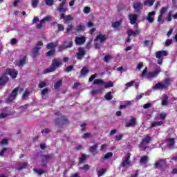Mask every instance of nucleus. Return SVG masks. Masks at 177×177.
<instances>
[{"label": "nucleus", "instance_id": "obj_1", "mask_svg": "<svg viewBox=\"0 0 177 177\" xmlns=\"http://www.w3.org/2000/svg\"><path fill=\"white\" fill-rule=\"evenodd\" d=\"M64 5H66V0L62 1L59 6L57 8V10L61 13L59 16L60 20H64V24H67L68 21L74 20V18L71 15H66L65 13L66 12H68V8L67 7H64Z\"/></svg>", "mask_w": 177, "mask_h": 177}, {"label": "nucleus", "instance_id": "obj_2", "mask_svg": "<svg viewBox=\"0 0 177 177\" xmlns=\"http://www.w3.org/2000/svg\"><path fill=\"white\" fill-rule=\"evenodd\" d=\"M63 63L59 58H55L52 60L51 64L49 68L44 69V74H49V73H53L57 70L59 67H62Z\"/></svg>", "mask_w": 177, "mask_h": 177}, {"label": "nucleus", "instance_id": "obj_3", "mask_svg": "<svg viewBox=\"0 0 177 177\" xmlns=\"http://www.w3.org/2000/svg\"><path fill=\"white\" fill-rule=\"evenodd\" d=\"M57 46V43L50 42L48 43L46 45V48L49 50L46 53L47 57H51V56H55L56 55V47Z\"/></svg>", "mask_w": 177, "mask_h": 177}, {"label": "nucleus", "instance_id": "obj_4", "mask_svg": "<svg viewBox=\"0 0 177 177\" xmlns=\"http://www.w3.org/2000/svg\"><path fill=\"white\" fill-rule=\"evenodd\" d=\"M171 85V79L166 78L165 79V83L161 82H158L155 86H153V89H159L162 91V89H167Z\"/></svg>", "mask_w": 177, "mask_h": 177}, {"label": "nucleus", "instance_id": "obj_5", "mask_svg": "<svg viewBox=\"0 0 177 177\" xmlns=\"http://www.w3.org/2000/svg\"><path fill=\"white\" fill-rule=\"evenodd\" d=\"M55 127H63V125H68L70 121L67 119V117L62 115L60 118L54 119Z\"/></svg>", "mask_w": 177, "mask_h": 177}, {"label": "nucleus", "instance_id": "obj_6", "mask_svg": "<svg viewBox=\"0 0 177 177\" xmlns=\"http://www.w3.org/2000/svg\"><path fill=\"white\" fill-rule=\"evenodd\" d=\"M93 85H104V88L107 89V88H113L114 86V84L113 82H104L103 80L95 79L93 82Z\"/></svg>", "mask_w": 177, "mask_h": 177}, {"label": "nucleus", "instance_id": "obj_7", "mask_svg": "<svg viewBox=\"0 0 177 177\" xmlns=\"http://www.w3.org/2000/svg\"><path fill=\"white\" fill-rule=\"evenodd\" d=\"M168 56V52L165 50H160L156 53V57L158 59V64H162L164 57Z\"/></svg>", "mask_w": 177, "mask_h": 177}, {"label": "nucleus", "instance_id": "obj_8", "mask_svg": "<svg viewBox=\"0 0 177 177\" xmlns=\"http://www.w3.org/2000/svg\"><path fill=\"white\" fill-rule=\"evenodd\" d=\"M169 9V7H162L160 10V14L158 17V23H161V24H164V21L162 20V16L168 12V10Z\"/></svg>", "mask_w": 177, "mask_h": 177}, {"label": "nucleus", "instance_id": "obj_9", "mask_svg": "<svg viewBox=\"0 0 177 177\" xmlns=\"http://www.w3.org/2000/svg\"><path fill=\"white\" fill-rule=\"evenodd\" d=\"M129 19L130 20V24L134 25V28H138V15L136 14H129Z\"/></svg>", "mask_w": 177, "mask_h": 177}, {"label": "nucleus", "instance_id": "obj_10", "mask_svg": "<svg viewBox=\"0 0 177 177\" xmlns=\"http://www.w3.org/2000/svg\"><path fill=\"white\" fill-rule=\"evenodd\" d=\"M19 87L15 88L12 93L8 95V102H13L15 99H16L17 96V93H19Z\"/></svg>", "mask_w": 177, "mask_h": 177}, {"label": "nucleus", "instance_id": "obj_11", "mask_svg": "<svg viewBox=\"0 0 177 177\" xmlns=\"http://www.w3.org/2000/svg\"><path fill=\"white\" fill-rule=\"evenodd\" d=\"M68 48H73V40L68 41V45H67V41H64V45L58 47V52H63Z\"/></svg>", "mask_w": 177, "mask_h": 177}, {"label": "nucleus", "instance_id": "obj_12", "mask_svg": "<svg viewBox=\"0 0 177 177\" xmlns=\"http://www.w3.org/2000/svg\"><path fill=\"white\" fill-rule=\"evenodd\" d=\"M131 153H128L124 158H123L122 162L120 163V167L122 168L125 167L126 165H129L131 164Z\"/></svg>", "mask_w": 177, "mask_h": 177}, {"label": "nucleus", "instance_id": "obj_13", "mask_svg": "<svg viewBox=\"0 0 177 177\" xmlns=\"http://www.w3.org/2000/svg\"><path fill=\"white\" fill-rule=\"evenodd\" d=\"M85 55H86V51H85V49L82 47H80L78 48V52L77 53V60H82Z\"/></svg>", "mask_w": 177, "mask_h": 177}, {"label": "nucleus", "instance_id": "obj_14", "mask_svg": "<svg viewBox=\"0 0 177 177\" xmlns=\"http://www.w3.org/2000/svg\"><path fill=\"white\" fill-rule=\"evenodd\" d=\"M166 165L167 161L165 159H162L155 163L156 168H158V169H162Z\"/></svg>", "mask_w": 177, "mask_h": 177}, {"label": "nucleus", "instance_id": "obj_15", "mask_svg": "<svg viewBox=\"0 0 177 177\" xmlns=\"http://www.w3.org/2000/svg\"><path fill=\"white\" fill-rule=\"evenodd\" d=\"M135 31L132 30L131 29L127 30V35L129 37H136V35H139L140 34V30L135 28Z\"/></svg>", "mask_w": 177, "mask_h": 177}, {"label": "nucleus", "instance_id": "obj_16", "mask_svg": "<svg viewBox=\"0 0 177 177\" xmlns=\"http://www.w3.org/2000/svg\"><path fill=\"white\" fill-rule=\"evenodd\" d=\"M154 16H156V11H151L148 13L146 20L150 24L154 23Z\"/></svg>", "mask_w": 177, "mask_h": 177}, {"label": "nucleus", "instance_id": "obj_17", "mask_svg": "<svg viewBox=\"0 0 177 177\" xmlns=\"http://www.w3.org/2000/svg\"><path fill=\"white\" fill-rule=\"evenodd\" d=\"M9 81V77L6 76V74H3L1 77H0V86H3L8 84Z\"/></svg>", "mask_w": 177, "mask_h": 177}, {"label": "nucleus", "instance_id": "obj_18", "mask_svg": "<svg viewBox=\"0 0 177 177\" xmlns=\"http://www.w3.org/2000/svg\"><path fill=\"white\" fill-rule=\"evenodd\" d=\"M160 73H161V71L159 69H156L153 72L148 73L147 77V78H155L158 75V74H160Z\"/></svg>", "mask_w": 177, "mask_h": 177}, {"label": "nucleus", "instance_id": "obj_19", "mask_svg": "<svg viewBox=\"0 0 177 177\" xmlns=\"http://www.w3.org/2000/svg\"><path fill=\"white\" fill-rule=\"evenodd\" d=\"M136 118L133 117L131 118L129 122H127L125 124V127L127 128L133 127H136Z\"/></svg>", "mask_w": 177, "mask_h": 177}, {"label": "nucleus", "instance_id": "obj_20", "mask_svg": "<svg viewBox=\"0 0 177 177\" xmlns=\"http://www.w3.org/2000/svg\"><path fill=\"white\" fill-rule=\"evenodd\" d=\"M133 9L136 10V12H139L143 10V4H142L140 2H136L133 4Z\"/></svg>", "mask_w": 177, "mask_h": 177}, {"label": "nucleus", "instance_id": "obj_21", "mask_svg": "<svg viewBox=\"0 0 177 177\" xmlns=\"http://www.w3.org/2000/svg\"><path fill=\"white\" fill-rule=\"evenodd\" d=\"M172 17L173 19L177 20V12L172 15V11H169L166 16L167 21H172Z\"/></svg>", "mask_w": 177, "mask_h": 177}, {"label": "nucleus", "instance_id": "obj_22", "mask_svg": "<svg viewBox=\"0 0 177 177\" xmlns=\"http://www.w3.org/2000/svg\"><path fill=\"white\" fill-rule=\"evenodd\" d=\"M39 49L41 47H34L31 51V56L32 57L35 58L37 56H39Z\"/></svg>", "mask_w": 177, "mask_h": 177}, {"label": "nucleus", "instance_id": "obj_23", "mask_svg": "<svg viewBox=\"0 0 177 177\" xmlns=\"http://www.w3.org/2000/svg\"><path fill=\"white\" fill-rule=\"evenodd\" d=\"M85 41H86V39H85L84 37L75 38L76 45H82L83 44H85Z\"/></svg>", "mask_w": 177, "mask_h": 177}, {"label": "nucleus", "instance_id": "obj_24", "mask_svg": "<svg viewBox=\"0 0 177 177\" xmlns=\"http://www.w3.org/2000/svg\"><path fill=\"white\" fill-rule=\"evenodd\" d=\"M41 157H43L44 160H43L44 162H49V160L53 159V154H48V155H41Z\"/></svg>", "mask_w": 177, "mask_h": 177}, {"label": "nucleus", "instance_id": "obj_25", "mask_svg": "<svg viewBox=\"0 0 177 177\" xmlns=\"http://www.w3.org/2000/svg\"><path fill=\"white\" fill-rule=\"evenodd\" d=\"M7 73L8 75H10L12 78H16L17 77V71H15L14 69H8Z\"/></svg>", "mask_w": 177, "mask_h": 177}, {"label": "nucleus", "instance_id": "obj_26", "mask_svg": "<svg viewBox=\"0 0 177 177\" xmlns=\"http://www.w3.org/2000/svg\"><path fill=\"white\" fill-rule=\"evenodd\" d=\"M87 74H89V71L88 68L83 67L80 71V75L79 78H81V77H86Z\"/></svg>", "mask_w": 177, "mask_h": 177}, {"label": "nucleus", "instance_id": "obj_27", "mask_svg": "<svg viewBox=\"0 0 177 177\" xmlns=\"http://www.w3.org/2000/svg\"><path fill=\"white\" fill-rule=\"evenodd\" d=\"M138 147L140 149V150H142V151H145L147 147H149V144L144 142V141H141L138 145Z\"/></svg>", "mask_w": 177, "mask_h": 177}, {"label": "nucleus", "instance_id": "obj_28", "mask_svg": "<svg viewBox=\"0 0 177 177\" xmlns=\"http://www.w3.org/2000/svg\"><path fill=\"white\" fill-rule=\"evenodd\" d=\"M147 162H149V156H141V158L140 159V163L144 164V165H146V164H147Z\"/></svg>", "mask_w": 177, "mask_h": 177}, {"label": "nucleus", "instance_id": "obj_29", "mask_svg": "<svg viewBox=\"0 0 177 177\" xmlns=\"http://www.w3.org/2000/svg\"><path fill=\"white\" fill-rule=\"evenodd\" d=\"M151 140H153V139L149 135H147L145 138H142V142L147 143V145H150V143H151Z\"/></svg>", "mask_w": 177, "mask_h": 177}, {"label": "nucleus", "instance_id": "obj_30", "mask_svg": "<svg viewBox=\"0 0 177 177\" xmlns=\"http://www.w3.org/2000/svg\"><path fill=\"white\" fill-rule=\"evenodd\" d=\"M164 122L162 121H155L151 124L150 128H154L155 127H161Z\"/></svg>", "mask_w": 177, "mask_h": 177}, {"label": "nucleus", "instance_id": "obj_31", "mask_svg": "<svg viewBox=\"0 0 177 177\" xmlns=\"http://www.w3.org/2000/svg\"><path fill=\"white\" fill-rule=\"evenodd\" d=\"M99 147V143H96L95 145L90 147L88 151L90 153H95L97 150V148Z\"/></svg>", "mask_w": 177, "mask_h": 177}, {"label": "nucleus", "instance_id": "obj_32", "mask_svg": "<svg viewBox=\"0 0 177 177\" xmlns=\"http://www.w3.org/2000/svg\"><path fill=\"white\" fill-rule=\"evenodd\" d=\"M100 41V42H104L106 41V36L103 35H97L96 38L95 39V41Z\"/></svg>", "mask_w": 177, "mask_h": 177}, {"label": "nucleus", "instance_id": "obj_33", "mask_svg": "<svg viewBox=\"0 0 177 177\" xmlns=\"http://www.w3.org/2000/svg\"><path fill=\"white\" fill-rule=\"evenodd\" d=\"M86 160V154L82 153V156L79 158V165H81V164H84Z\"/></svg>", "mask_w": 177, "mask_h": 177}, {"label": "nucleus", "instance_id": "obj_34", "mask_svg": "<svg viewBox=\"0 0 177 177\" xmlns=\"http://www.w3.org/2000/svg\"><path fill=\"white\" fill-rule=\"evenodd\" d=\"M27 62V56H24L21 59L19 60L18 66H23Z\"/></svg>", "mask_w": 177, "mask_h": 177}, {"label": "nucleus", "instance_id": "obj_35", "mask_svg": "<svg viewBox=\"0 0 177 177\" xmlns=\"http://www.w3.org/2000/svg\"><path fill=\"white\" fill-rule=\"evenodd\" d=\"M163 97L165 99L162 100V106H168V95L165 94Z\"/></svg>", "mask_w": 177, "mask_h": 177}, {"label": "nucleus", "instance_id": "obj_36", "mask_svg": "<svg viewBox=\"0 0 177 177\" xmlns=\"http://www.w3.org/2000/svg\"><path fill=\"white\" fill-rule=\"evenodd\" d=\"M34 172H35V174H37V175H44V174H45V170H44V169H37L35 168L33 169Z\"/></svg>", "mask_w": 177, "mask_h": 177}, {"label": "nucleus", "instance_id": "obj_37", "mask_svg": "<svg viewBox=\"0 0 177 177\" xmlns=\"http://www.w3.org/2000/svg\"><path fill=\"white\" fill-rule=\"evenodd\" d=\"M155 1L156 0H146L144 3V5H148V6H153V5H154Z\"/></svg>", "mask_w": 177, "mask_h": 177}, {"label": "nucleus", "instance_id": "obj_38", "mask_svg": "<svg viewBox=\"0 0 177 177\" xmlns=\"http://www.w3.org/2000/svg\"><path fill=\"white\" fill-rule=\"evenodd\" d=\"M175 145V138H169L168 140L169 147H172Z\"/></svg>", "mask_w": 177, "mask_h": 177}, {"label": "nucleus", "instance_id": "obj_39", "mask_svg": "<svg viewBox=\"0 0 177 177\" xmlns=\"http://www.w3.org/2000/svg\"><path fill=\"white\" fill-rule=\"evenodd\" d=\"M111 59H113V56L108 54L104 56L103 60L105 63H109Z\"/></svg>", "mask_w": 177, "mask_h": 177}, {"label": "nucleus", "instance_id": "obj_40", "mask_svg": "<svg viewBox=\"0 0 177 177\" xmlns=\"http://www.w3.org/2000/svg\"><path fill=\"white\" fill-rule=\"evenodd\" d=\"M121 26V21H115L112 24V27L113 28H118V27Z\"/></svg>", "mask_w": 177, "mask_h": 177}, {"label": "nucleus", "instance_id": "obj_41", "mask_svg": "<svg viewBox=\"0 0 177 177\" xmlns=\"http://www.w3.org/2000/svg\"><path fill=\"white\" fill-rule=\"evenodd\" d=\"M31 93V91H29L28 90H26L22 95L23 99H27L30 96V94Z\"/></svg>", "mask_w": 177, "mask_h": 177}, {"label": "nucleus", "instance_id": "obj_42", "mask_svg": "<svg viewBox=\"0 0 177 177\" xmlns=\"http://www.w3.org/2000/svg\"><path fill=\"white\" fill-rule=\"evenodd\" d=\"M106 100H111L113 99V95H111V91H109L104 96Z\"/></svg>", "mask_w": 177, "mask_h": 177}, {"label": "nucleus", "instance_id": "obj_43", "mask_svg": "<svg viewBox=\"0 0 177 177\" xmlns=\"http://www.w3.org/2000/svg\"><path fill=\"white\" fill-rule=\"evenodd\" d=\"M104 174H106V169L102 168L97 171V176L98 177L103 176V175H104Z\"/></svg>", "mask_w": 177, "mask_h": 177}, {"label": "nucleus", "instance_id": "obj_44", "mask_svg": "<svg viewBox=\"0 0 177 177\" xmlns=\"http://www.w3.org/2000/svg\"><path fill=\"white\" fill-rule=\"evenodd\" d=\"M111 157H113V153L108 152L104 155V160H109V158H111Z\"/></svg>", "mask_w": 177, "mask_h": 177}, {"label": "nucleus", "instance_id": "obj_45", "mask_svg": "<svg viewBox=\"0 0 177 177\" xmlns=\"http://www.w3.org/2000/svg\"><path fill=\"white\" fill-rule=\"evenodd\" d=\"M38 3H39V0H32V8H37V6H38Z\"/></svg>", "mask_w": 177, "mask_h": 177}, {"label": "nucleus", "instance_id": "obj_46", "mask_svg": "<svg viewBox=\"0 0 177 177\" xmlns=\"http://www.w3.org/2000/svg\"><path fill=\"white\" fill-rule=\"evenodd\" d=\"M28 165V162H24L23 165H20L17 169L18 171H21L22 169H24V168H27V166Z\"/></svg>", "mask_w": 177, "mask_h": 177}, {"label": "nucleus", "instance_id": "obj_47", "mask_svg": "<svg viewBox=\"0 0 177 177\" xmlns=\"http://www.w3.org/2000/svg\"><path fill=\"white\" fill-rule=\"evenodd\" d=\"M62 80L57 81V82L55 84V85H54L55 89H59V86H62Z\"/></svg>", "mask_w": 177, "mask_h": 177}, {"label": "nucleus", "instance_id": "obj_48", "mask_svg": "<svg viewBox=\"0 0 177 177\" xmlns=\"http://www.w3.org/2000/svg\"><path fill=\"white\" fill-rule=\"evenodd\" d=\"M45 3L48 6H52L55 3V0H45Z\"/></svg>", "mask_w": 177, "mask_h": 177}, {"label": "nucleus", "instance_id": "obj_49", "mask_svg": "<svg viewBox=\"0 0 177 177\" xmlns=\"http://www.w3.org/2000/svg\"><path fill=\"white\" fill-rule=\"evenodd\" d=\"M73 29L74 26H73V24H69L66 28V32H71V31H73Z\"/></svg>", "mask_w": 177, "mask_h": 177}, {"label": "nucleus", "instance_id": "obj_50", "mask_svg": "<svg viewBox=\"0 0 177 177\" xmlns=\"http://www.w3.org/2000/svg\"><path fill=\"white\" fill-rule=\"evenodd\" d=\"M76 31L77 32H81V31H84V26L82 24H80L77 26Z\"/></svg>", "mask_w": 177, "mask_h": 177}, {"label": "nucleus", "instance_id": "obj_51", "mask_svg": "<svg viewBox=\"0 0 177 177\" xmlns=\"http://www.w3.org/2000/svg\"><path fill=\"white\" fill-rule=\"evenodd\" d=\"M57 31H64V25L63 24H57Z\"/></svg>", "mask_w": 177, "mask_h": 177}, {"label": "nucleus", "instance_id": "obj_52", "mask_svg": "<svg viewBox=\"0 0 177 177\" xmlns=\"http://www.w3.org/2000/svg\"><path fill=\"white\" fill-rule=\"evenodd\" d=\"M74 68V66L73 65H69L66 69L65 72L66 73H70V71H73Z\"/></svg>", "mask_w": 177, "mask_h": 177}, {"label": "nucleus", "instance_id": "obj_53", "mask_svg": "<svg viewBox=\"0 0 177 177\" xmlns=\"http://www.w3.org/2000/svg\"><path fill=\"white\" fill-rule=\"evenodd\" d=\"M97 77V73H95L92 75L88 79V82H92V81H93V80H95Z\"/></svg>", "mask_w": 177, "mask_h": 177}, {"label": "nucleus", "instance_id": "obj_54", "mask_svg": "<svg viewBox=\"0 0 177 177\" xmlns=\"http://www.w3.org/2000/svg\"><path fill=\"white\" fill-rule=\"evenodd\" d=\"M129 105H131V102L129 101V102H127V104H125V105H120L119 109L120 110H122V109H127V107H128V106H129Z\"/></svg>", "mask_w": 177, "mask_h": 177}, {"label": "nucleus", "instance_id": "obj_55", "mask_svg": "<svg viewBox=\"0 0 177 177\" xmlns=\"http://www.w3.org/2000/svg\"><path fill=\"white\" fill-rule=\"evenodd\" d=\"M122 138H124V135H122V134L115 136V140H116L117 142H119V140H121V139H122Z\"/></svg>", "mask_w": 177, "mask_h": 177}, {"label": "nucleus", "instance_id": "obj_56", "mask_svg": "<svg viewBox=\"0 0 177 177\" xmlns=\"http://www.w3.org/2000/svg\"><path fill=\"white\" fill-rule=\"evenodd\" d=\"M172 44V39H167L165 43V46H169Z\"/></svg>", "mask_w": 177, "mask_h": 177}, {"label": "nucleus", "instance_id": "obj_57", "mask_svg": "<svg viewBox=\"0 0 177 177\" xmlns=\"http://www.w3.org/2000/svg\"><path fill=\"white\" fill-rule=\"evenodd\" d=\"M91 133H86L82 136V138L83 139H89V138H91Z\"/></svg>", "mask_w": 177, "mask_h": 177}, {"label": "nucleus", "instance_id": "obj_58", "mask_svg": "<svg viewBox=\"0 0 177 177\" xmlns=\"http://www.w3.org/2000/svg\"><path fill=\"white\" fill-rule=\"evenodd\" d=\"M44 21L41 20L40 23L39 24L37 25V28L38 30H41V28H42V27H44Z\"/></svg>", "mask_w": 177, "mask_h": 177}, {"label": "nucleus", "instance_id": "obj_59", "mask_svg": "<svg viewBox=\"0 0 177 177\" xmlns=\"http://www.w3.org/2000/svg\"><path fill=\"white\" fill-rule=\"evenodd\" d=\"M45 86H46V82H41L39 84V88H40V89H42V88H45Z\"/></svg>", "mask_w": 177, "mask_h": 177}, {"label": "nucleus", "instance_id": "obj_60", "mask_svg": "<svg viewBox=\"0 0 177 177\" xmlns=\"http://www.w3.org/2000/svg\"><path fill=\"white\" fill-rule=\"evenodd\" d=\"M90 169H91V166H89L88 165H84L82 167V169H83V171H89Z\"/></svg>", "mask_w": 177, "mask_h": 177}, {"label": "nucleus", "instance_id": "obj_61", "mask_svg": "<svg viewBox=\"0 0 177 177\" xmlns=\"http://www.w3.org/2000/svg\"><path fill=\"white\" fill-rule=\"evenodd\" d=\"M83 12H84V13H86V15H88L91 12V8L84 7V9Z\"/></svg>", "mask_w": 177, "mask_h": 177}, {"label": "nucleus", "instance_id": "obj_62", "mask_svg": "<svg viewBox=\"0 0 177 177\" xmlns=\"http://www.w3.org/2000/svg\"><path fill=\"white\" fill-rule=\"evenodd\" d=\"M151 106H152L151 103L149 102V103L144 104L143 109H150V107H151Z\"/></svg>", "mask_w": 177, "mask_h": 177}, {"label": "nucleus", "instance_id": "obj_63", "mask_svg": "<svg viewBox=\"0 0 177 177\" xmlns=\"http://www.w3.org/2000/svg\"><path fill=\"white\" fill-rule=\"evenodd\" d=\"M107 149V144H103L101 145L100 151H104Z\"/></svg>", "mask_w": 177, "mask_h": 177}, {"label": "nucleus", "instance_id": "obj_64", "mask_svg": "<svg viewBox=\"0 0 177 177\" xmlns=\"http://www.w3.org/2000/svg\"><path fill=\"white\" fill-rule=\"evenodd\" d=\"M147 67L145 68V69L142 71V74H141V77H145V75H146V74H147Z\"/></svg>", "mask_w": 177, "mask_h": 177}]
</instances>
